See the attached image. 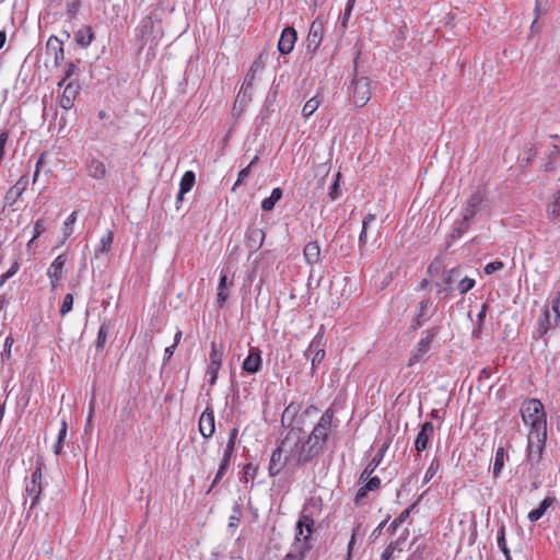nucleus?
I'll list each match as a JSON object with an SVG mask.
<instances>
[{
  "label": "nucleus",
  "instance_id": "obj_1",
  "mask_svg": "<svg viewBox=\"0 0 560 560\" xmlns=\"http://www.w3.org/2000/svg\"><path fill=\"white\" fill-rule=\"evenodd\" d=\"M281 443L287 459L298 467L305 466L322 453V446L311 442L300 427H292Z\"/></svg>",
  "mask_w": 560,
  "mask_h": 560
},
{
  "label": "nucleus",
  "instance_id": "obj_2",
  "mask_svg": "<svg viewBox=\"0 0 560 560\" xmlns=\"http://www.w3.org/2000/svg\"><path fill=\"white\" fill-rule=\"evenodd\" d=\"M540 428V425H538ZM537 434H528L526 466H528V475L530 478L539 477V463L542 458V452L546 446L547 433H540V429L536 430Z\"/></svg>",
  "mask_w": 560,
  "mask_h": 560
},
{
  "label": "nucleus",
  "instance_id": "obj_3",
  "mask_svg": "<svg viewBox=\"0 0 560 560\" xmlns=\"http://www.w3.org/2000/svg\"><path fill=\"white\" fill-rule=\"evenodd\" d=\"M523 421L530 427L529 434H537L538 425L540 433H547V421L544 406L538 399L526 400L521 407Z\"/></svg>",
  "mask_w": 560,
  "mask_h": 560
},
{
  "label": "nucleus",
  "instance_id": "obj_4",
  "mask_svg": "<svg viewBox=\"0 0 560 560\" xmlns=\"http://www.w3.org/2000/svg\"><path fill=\"white\" fill-rule=\"evenodd\" d=\"M335 412L331 408H328L320 417L317 424L313 428L312 432L307 436V439L316 443V446H324V444L327 442L330 430H331V423L334 419Z\"/></svg>",
  "mask_w": 560,
  "mask_h": 560
},
{
  "label": "nucleus",
  "instance_id": "obj_5",
  "mask_svg": "<svg viewBox=\"0 0 560 560\" xmlns=\"http://www.w3.org/2000/svg\"><path fill=\"white\" fill-rule=\"evenodd\" d=\"M324 327L322 326L316 336L312 339L308 348L305 350L304 355L306 359H311L312 374H315L316 368L324 360L326 352V341L324 339Z\"/></svg>",
  "mask_w": 560,
  "mask_h": 560
},
{
  "label": "nucleus",
  "instance_id": "obj_6",
  "mask_svg": "<svg viewBox=\"0 0 560 560\" xmlns=\"http://www.w3.org/2000/svg\"><path fill=\"white\" fill-rule=\"evenodd\" d=\"M349 95L355 106H364L371 97L370 79L366 77L354 78L349 88Z\"/></svg>",
  "mask_w": 560,
  "mask_h": 560
},
{
  "label": "nucleus",
  "instance_id": "obj_7",
  "mask_svg": "<svg viewBox=\"0 0 560 560\" xmlns=\"http://www.w3.org/2000/svg\"><path fill=\"white\" fill-rule=\"evenodd\" d=\"M439 332H440L439 326H434V327H431L430 329L425 330V336L420 339V341L417 343L416 348L411 352V355L407 363L408 366H412L423 359V357L430 351L431 343L436 338Z\"/></svg>",
  "mask_w": 560,
  "mask_h": 560
},
{
  "label": "nucleus",
  "instance_id": "obj_8",
  "mask_svg": "<svg viewBox=\"0 0 560 560\" xmlns=\"http://www.w3.org/2000/svg\"><path fill=\"white\" fill-rule=\"evenodd\" d=\"M436 312L433 301L424 299L420 301L415 318L411 322L412 330L421 328Z\"/></svg>",
  "mask_w": 560,
  "mask_h": 560
},
{
  "label": "nucleus",
  "instance_id": "obj_9",
  "mask_svg": "<svg viewBox=\"0 0 560 560\" xmlns=\"http://www.w3.org/2000/svg\"><path fill=\"white\" fill-rule=\"evenodd\" d=\"M324 37V23L320 19H315L310 27L306 38V49L308 52L314 54L319 47Z\"/></svg>",
  "mask_w": 560,
  "mask_h": 560
},
{
  "label": "nucleus",
  "instance_id": "obj_10",
  "mask_svg": "<svg viewBox=\"0 0 560 560\" xmlns=\"http://www.w3.org/2000/svg\"><path fill=\"white\" fill-rule=\"evenodd\" d=\"M314 520L310 515L302 514L296 523V535L294 545H308V538L313 533Z\"/></svg>",
  "mask_w": 560,
  "mask_h": 560
},
{
  "label": "nucleus",
  "instance_id": "obj_11",
  "mask_svg": "<svg viewBox=\"0 0 560 560\" xmlns=\"http://www.w3.org/2000/svg\"><path fill=\"white\" fill-rule=\"evenodd\" d=\"M287 464H292L289 459H287V454H284V448H282V443L272 452L268 471L271 477L278 476Z\"/></svg>",
  "mask_w": 560,
  "mask_h": 560
},
{
  "label": "nucleus",
  "instance_id": "obj_12",
  "mask_svg": "<svg viewBox=\"0 0 560 560\" xmlns=\"http://www.w3.org/2000/svg\"><path fill=\"white\" fill-rule=\"evenodd\" d=\"M199 432L205 439H209L215 431L214 412L211 405H208L199 418Z\"/></svg>",
  "mask_w": 560,
  "mask_h": 560
},
{
  "label": "nucleus",
  "instance_id": "obj_13",
  "mask_svg": "<svg viewBox=\"0 0 560 560\" xmlns=\"http://www.w3.org/2000/svg\"><path fill=\"white\" fill-rule=\"evenodd\" d=\"M46 54L54 58L56 66H60L65 60L63 43L51 35L46 43Z\"/></svg>",
  "mask_w": 560,
  "mask_h": 560
},
{
  "label": "nucleus",
  "instance_id": "obj_14",
  "mask_svg": "<svg viewBox=\"0 0 560 560\" xmlns=\"http://www.w3.org/2000/svg\"><path fill=\"white\" fill-rule=\"evenodd\" d=\"M67 261L66 255L61 254L55 258L48 268L47 276L50 280V284L52 289H56L59 281L62 278L63 268Z\"/></svg>",
  "mask_w": 560,
  "mask_h": 560
},
{
  "label": "nucleus",
  "instance_id": "obj_15",
  "mask_svg": "<svg viewBox=\"0 0 560 560\" xmlns=\"http://www.w3.org/2000/svg\"><path fill=\"white\" fill-rule=\"evenodd\" d=\"M433 432L434 425L432 422L427 421L421 425L420 431L415 441V448L417 450V452L421 453L428 448Z\"/></svg>",
  "mask_w": 560,
  "mask_h": 560
},
{
  "label": "nucleus",
  "instance_id": "obj_16",
  "mask_svg": "<svg viewBox=\"0 0 560 560\" xmlns=\"http://www.w3.org/2000/svg\"><path fill=\"white\" fill-rule=\"evenodd\" d=\"M265 232L262 229L250 226L246 232V247L249 253L257 252L264 244Z\"/></svg>",
  "mask_w": 560,
  "mask_h": 560
},
{
  "label": "nucleus",
  "instance_id": "obj_17",
  "mask_svg": "<svg viewBox=\"0 0 560 560\" xmlns=\"http://www.w3.org/2000/svg\"><path fill=\"white\" fill-rule=\"evenodd\" d=\"M261 364V351L258 348H250L247 358L243 362L242 369L248 374H255L260 371Z\"/></svg>",
  "mask_w": 560,
  "mask_h": 560
},
{
  "label": "nucleus",
  "instance_id": "obj_18",
  "mask_svg": "<svg viewBox=\"0 0 560 560\" xmlns=\"http://www.w3.org/2000/svg\"><path fill=\"white\" fill-rule=\"evenodd\" d=\"M296 31L293 27H285L278 42V49L282 55H288L293 50L296 40Z\"/></svg>",
  "mask_w": 560,
  "mask_h": 560
},
{
  "label": "nucleus",
  "instance_id": "obj_19",
  "mask_svg": "<svg viewBox=\"0 0 560 560\" xmlns=\"http://www.w3.org/2000/svg\"><path fill=\"white\" fill-rule=\"evenodd\" d=\"M222 353L217 350L215 345L212 343L210 352V364L208 366V373L211 375L210 384L213 385L218 378V373L222 364Z\"/></svg>",
  "mask_w": 560,
  "mask_h": 560
},
{
  "label": "nucleus",
  "instance_id": "obj_20",
  "mask_svg": "<svg viewBox=\"0 0 560 560\" xmlns=\"http://www.w3.org/2000/svg\"><path fill=\"white\" fill-rule=\"evenodd\" d=\"M79 93V86L72 82L68 83L63 90L62 95L59 97V105L61 108L68 110L73 106V101Z\"/></svg>",
  "mask_w": 560,
  "mask_h": 560
},
{
  "label": "nucleus",
  "instance_id": "obj_21",
  "mask_svg": "<svg viewBox=\"0 0 560 560\" xmlns=\"http://www.w3.org/2000/svg\"><path fill=\"white\" fill-rule=\"evenodd\" d=\"M482 201H483V197H482L481 192H479V191L474 192L467 199V202H466V206L464 208L463 214H465L468 218L472 219L478 213Z\"/></svg>",
  "mask_w": 560,
  "mask_h": 560
},
{
  "label": "nucleus",
  "instance_id": "obj_22",
  "mask_svg": "<svg viewBox=\"0 0 560 560\" xmlns=\"http://www.w3.org/2000/svg\"><path fill=\"white\" fill-rule=\"evenodd\" d=\"M86 172L90 177L100 180L105 177L106 167L102 161H100L97 159H91L86 163Z\"/></svg>",
  "mask_w": 560,
  "mask_h": 560
},
{
  "label": "nucleus",
  "instance_id": "obj_23",
  "mask_svg": "<svg viewBox=\"0 0 560 560\" xmlns=\"http://www.w3.org/2000/svg\"><path fill=\"white\" fill-rule=\"evenodd\" d=\"M408 535H409V529H405L401 535L395 540V541H392L386 548L385 550L383 551L381 558H383V560H389L393 556V553L397 550V551H401V545L407 540L408 538Z\"/></svg>",
  "mask_w": 560,
  "mask_h": 560
},
{
  "label": "nucleus",
  "instance_id": "obj_24",
  "mask_svg": "<svg viewBox=\"0 0 560 560\" xmlns=\"http://www.w3.org/2000/svg\"><path fill=\"white\" fill-rule=\"evenodd\" d=\"M153 27H154L153 19L149 15L144 16L136 30L137 37L142 42H148L150 35L153 32Z\"/></svg>",
  "mask_w": 560,
  "mask_h": 560
},
{
  "label": "nucleus",
  "instance_id": "obj_25",
  "mask_svg": "<svg viewBox=\"0 0 560 560\" xmlns=\"http://www.w3.org/2000/svg\"><path fill=\"white\" fill-rule=\"evenodd\" d=\"M27 185V179L25 177H21L14 186H12L7 195L5 200L9 203H14L23 194Z\"/></svg>",
  "mask_w": 560,
  "mask_h": 560
},
{
  "label": "nucleus",
  "instance_id": "obj_26",
  "mask_svg": "<svg viewBox=\"0 0 560 560\" xmlns=\"http://www.w3.org/2000/svg\"><path fill=\"white\" fill-rule=\"evenodd\" d=\"M553 502L555 498H545L537 509H534L528 513V520L530 522H537L538 520H540L545 515L546 511L553 504Z\"/></svg>",
  "mask_w": 560,
  "mask_h": 560
},
{
  "label": "nucleus",
  "instance_id": "obj_27",
  "mask_svg": "<svg viewBox=\"0 0 560 560\" xmlns=\"http://www.w3.org/2000/svg\"><path fill=\"white\" fill-rule=\"evenodd\" d=\"M303 255L307 264L314 265L319 260L320 247L317 242H310L305 245Z\"/></svg>",
  "mask_w": 560,
  "mask_h": 560
},
{
  "label": "nucleus",
  "instance_id": "obj_28",
  "mask_svg": "<svg viewBox=\"0 0 560 560\" xmlns=\"http://www.w3.org/2000/svg\"><path fill=\"white\" fill-rule=\"evenodd\" d=\"M376 220V217L375 214L373 213H369L364 219H363V222H362V230L360 232V235H359V248H360V252L363 250V248L365 247L366 243H368V231L371 226V224Z\"/></svg>",
  "mask_w": 560,
  "mask_h": 560
},
{
  "label": "nucleus",
  "instance_id": "obj_29",
  "mask_svg": "<svg viewBox=\"0 0 560 560\" xmlns=\"http://www.w3.org/2000/svg\"><path fill=\"white\" fill-rule=\"evenodd\" d=\"M94 39V32L91 26H84L75 33V42L82 47H88Z\"/></svg>",
  "mask_w": 560,
  "mask_h": 560
},
{
  "label": "nucleus",
  "instance_id": "obj_30",
  "mask_svg": "<svg viewBox=\"0 0 560 560\" xmlns=\"http://www.w3.org/2000/svg\"><path fill=\"white\" fill-rule=\"evenodd\" d=\"M310 546L305 544L293 545L291 550L284 556L282 560H304Z\"/></svg>",
  "mask_w": 560,
  "mask_h": 560
},
{
  "label": "nucleus",
  "instance_id": "obj_31",
  "mask_svg": "<svg viewBox=\"0 0 560 560\" xmlns=\"http://www.w3.org/2000/svg\"><path fill=\"white\" fill-rule=\"evenodd\" d=\"M508 457L506 451L504 447L500 446L498 447L495 455H494V463H493V477L497 478L501 474L505 458Z\"/></svg>",
  "mask_w": 560,
  "mask_h": 560
},
{
  "label": "nucleus",
  "instance_id": "obj_32",
  "mask_svg": "<svg viewBox=\"0 0 560 560\" xmlns=\"http://www.w3.org/2000/svg\"><path fill=\"white\" fill-rule=\"evenodd\" d=\"M282 197V190L281 188H273L271 191V195L264 199L261 202V209L264 211H271L275 207V205L281 199Z\"/></svg>",
  "mask_w": 560,
  "mask_h": 560
},
{
  "label": "nucleus",
  "instance_id": "obj_33",
  "mask_svg": "<svg viewBox=\"0 0 560 560\" xmlns=\"http://www.w3.org/2000/svg\"><path fill=\"white\" fill-rule=\"evenodd\" d=\"M25 491H26V494L28 497H31L30 509H33L36 505V503L38 501V498H39V495L42 493V486L27 481L26 482V487H25Z\"/></svg>",
  "mask_w": 560,
  "mask_h": 560
},
{
  "label": "nucleus",
  "instance_id": "obj_34",
  "mask_svg": "<svg viewBox=\"0 0 560 560\" xmlns=\"http://www.w3.org/2000/svg\"><path fill=\"white\" fill-rule=\"evenodd\" d=\"M196 182V176L192 171H187L183 175L180 183H179V190H182V194H187L191 190Z\"/></svg>",
  "mask_w": 560,
  "mask_h": 560
},
{
  "label": "nucleus",
  "instance_id": "obj_35",
  "mask_svg": "<svg viewBox=\"0 0 560 560\" xmlns=\"http://www.w3.org/2000/svg\"><path fill=\"white\" fill-rule=\"evenodd\" d=\"M109 329H110V324L103 322L98 329L97 338H96V342H95L97 350H102L104 348V346L107 341Z\"/></svg>",
  "mask_w": 560,
  "mask_h": 560
},
{
  "label": "nucleus",
  "instance_id": "obj_36",
  "mask_svg": "<svg viewBox=\"0 0 560 560\" xmlns=\"http://www.w3.org/2000/svg\"><path fill=\"white\" fill-rule=\"evenodd\" d=\"M226 281H228L226 275L222 273L220 276V280H219V284H218V294H217V302L220 307H222L224 305V303L226 302V299H228V294L225 293Z\"/></svg>",
  "mask_w": 560,
  "mask_h": 560
},
{
  "label": "nucleus",
  "instance_id": "obj_37",
  "mask_svg": "<svg viewBox=\"0 0 560 560\" xmlns=\"http://www.w3.org/2000/svg\"><path fill=\"white\" fill-rule=\"evenodd\" d=\"M415 506L411 505L410 508L404 510L398 517H396L392 523L390 525L388 526V533L389 534H395V532L397 530V528L409 517L410 515V511L411 509Z\"/></svg>",
  "mask_w": 560,
  "mask_h": 560
},
{
  "label": "nucleus",
  "instance_id": "obj_38",
  "mask_svg": "<svg viewBox=\"0 0 560 560\" xmlns=\"http://www.w3.org/2000/svg\"><path fill=\"white\" fill-rule=\"evenodd\" d=\"M383 452L381 451L368 464V466L364 468L360 476V480H363L364 478H369L376 467L380 465L382 460Z\"/></svg>",
  "mask_w": 560,
  "mask_h": 560
},
{
  "label": "nucleus",
  "instance_id": "obj_39",
  "mask_svg": "<svg viewBox=\"0 0 560 560\" xmlns=\"http://www.w3.org/2000/svg\"><path fill=\"white\" fill-rule=\"evenodd\" d=\"M113 232L108 231L106 235L101 238L100 245L95 248V257H97L101 253L109 250L113 244Z\"/></svg>",
  "mask_w": 560,
  "mask_h": 560
},
{
  "label": "nucleus",
  "instance_id": "obj_40",
  "mask_svg": "<svg viewBox=\"0 0 560 560\" xmlns=\"http://www.w3.org/2000/svg\"><path fill=\"white\" fill-rule=\"evenodd\" d=\"M550 328V314L546 308L538 319V335L541 337L545 335Z\"/></svg>",
  "mask_w": 560,
  "mask_h": 560
},
{
  "label": "nucleus",
  "instance_id": "obj_41",
  "mask_svg": "<svg viewBox=\"0 0 560 560\" xmlns=\"http://www.w3.org/2000/svg\"><path fill=\"white\" fill-rule=\"evenodd\" d=\"M553 298L551 300V308L555 313L556 320L560 322V282L557 283L553 288Z\"/></svg>",
  "mask_w": 560,
  "mask_h": 560
},
{
  "label": "nucleus",
  "instance_id": "obj_42",
  "mask_svg": "<svg viewBox=\"0 0 560 560\" xmlns=\"http://www.w3.org/2000/svg\"><path fill=\"white\" fill-rule=\"evenodd\" d=\"M320 102L319 100L317 98V96H314L312 98H310L303 106V109H302V115L305 117V118H308L311 115H313L315 113V110L318 108Z\"/></svg>",
  "mask_w": 560,
  "mask_h": 560
},
{
  "label": "nucleus",
  "instance_id": "obj_43",
  "mask_svg": "<svg viewBox=\"0 0 560 560\" xmlns=\"http://www.w3.org/2000/svg\"><path fill=\"white\" fill-rule=\"evenodd\" d=\"M470 220H471V218H468L467 215L463 214V220L459 222L457 228L454 230L452 236L460 237L464 233H466L470 226Z\"/></svg>",
  "mask_w": 560,
  "mask_h": 560
},
{
  "label": "nucleus",
  "instance_id": "obj_44",
  "mask_svg": "<svg viewBox=\"0 0 560 560\" xmlns=\"http://www.w3.org/2000/svg\"><path fill=\"white\" fill-rule=\"evenodd\" d=\"M462 271L458 267L447 270L444 275L443 282L445 285H452L460 276Z\"/></svg>",
  "mask_w": 560,
  "mask_h": 560
},
{
  "label": "nucleus",
  "instance_id": "obj_45",
  "mask_svg": "<svg viewBox=\"0 0 560 560\" xmlns=\"http://www.w3.org/2000/svg\"><path fill=\"white\" fill-rule=\"evenodd\" d=\"M46 231V224L43 219H39L34 224V235L32 240L27 243V246L31 247L36 238H38Z\"/></svg>",
  "mask_w": 560,
  "mask_h": 560
},
{
  "label": "nucleus",
  "instance_id": "obj_46",
  "mask_svg": "<svg viewBox=\"0 0 560 560\" xmlns=\"http://www.w3.org/2000/svg\"><path fill=\"white\" fill-rule=\"evenodd\" d=\"M475 287V280L468 277L463 278L457 285L460 294H465Z\"/></svg>",
  "mask_w": 560,
  "mask_h": 560
},
{
  "label": "nucleus",
  "instance_id": "obj_47",
  "mask_svg": "<svg viewBox=\"0 0 560 560\" xmlns=\"http://www.w3.org/2000/svg\"><path fill=\"white\" fill-rule=\"evenodd\" d=\"M440 468V463L438 458H433L430 466L428 467L425 475H424V482H429L438 472Z\"/></svg>",
  "mask_w": 560,
  "mask_h": 560
},
{
  "label": "nucleus",
  "instance_id": "obj_48",
  "mask_svg": "<svg viewBox=\"0 0 560 560\" xmlns=\"http://www.w3.org/2000/svg\"><path fill=\"white\" fill-rule=\"evenodd\" d=\"M78 212L73 211L66 220L63 224V235L65 237H69L72 234V225L77 221Z\"/></svg>",
  "mask_w": 560,
  "mask_h": 560
},
{
  "label": "nucleus",
  "instance_id": "obj_49",
  "mask_svg": "<svg viewBox=\"0 0 560 560\" xmlns=\"http://www.w3.org/2000/svg\"><path fill=\"white\" fill-rule=\"evenodd\" d=\"M242 517L241 505L236 503L233 508V514L230 516L229 527H237Z\"/></svg>",
  "mask_w": 560,
  "mask_h": 560
},
{
  "label": "nucleus",
  "instance_id": "obj_50",
  "mask_svg": "<svg viewBox=\"0 0 560 560\" xmlns=\"http://www.w3.org/2000/svg\"><path fill=\"white\" fill-rule=\"evenodd\" d=\"M231 460H228L226 458L221 459V464L219 466V469L217 471V475L214 477V480L212 482V487H214L224 476Z\"/></svg>",
  "mask_w": 560,
  "mask_h": 560
},
{
  "label": "nucleus",
  "instance_id": "obj_51",
  "mask_svg": "<svg viewBox=\"0 0 560 560\" xmlns=\"http://www.w3.org/2000/svg\"><path fill=\"white\" fill-rule=\"evenodd\" d=\"M547 215L552 221L560 220V203L559 202H552L549 205L547 209Z\"/></svg>",
  "mask_w": 560,
  "mask_h": 560
},
{
  "label": "nucleus",
  "instance_id": "obj_52",
  "mask_svg": "<svg viewBox=\"0 0 560 560\" xmlns=\"http://www.w3.org/2000/svg\"><path fill=\"white\" fill-rule=\"evenodd\" d=\"M73 305V295L71 293H68L65 295L62 305L60 307V314L65 316L72 310Z\"/></svg>",
  "mask_w": 560,
  "mask_h": 560
},
{
  "label": "nucleus",
  "instance_id": "obj_53",
  "mask_svg": "<svg viewBox=\"0 0 560 560\" xmlns=\"http://www.w3.org/2000/svg\"><path fill=\"white\" fill-rule=\"evenodd\" d=\"M255 66H256V62H253V65L250 66L248 72L246 73L244 82L242 84V86L246 88V91L253 90V83H254V80H255V77H256L254 74V67Z\"/></svg>",
  "mask_w": 560,
  "mask_h": 560
},
{
  "label": "nucleus",
  "instance_id": "obj_54",
  "mask_svg": "<svg viewBox=\"0 0 560 560\" xmlns=\"http://www.w3.org/2000/svg\"><path fill=\"white\" fill-rule=\"evenodd\" d=\"M19 269H20V264L18 260H14L13 264L11 265V267L9 268V270L0 277V284L2 285L5 280L13 277L19 271Z\"/></svg>",
  "mask_w": 560,
  "mask_h": 560
},
{
  "label": "nucleus",
  "instance_id": "obj_55",
  "mask_svg": "<svg viewBox=\"0 0 560 560\" xmlns=\"http://www.w3.org/2000/svg\"><path fill=\"white\" fill-rule=\"evenodd\" d=\"M252 100V90L246 91L245 86L241 88V91L237 95L236 102H238L241 105H246Z\"/></svg>",
  "mask_w": 560,
  "mask_h": 560
},
{
  "label": "nucleus",
  "instance_id": "obj_56",
  "mask_svg": "<svg viewBox=\"0 0 560 560\" xmlns=\"http://www.w3.org/2000/svg\"><path fill=\"white\" fill-rule=\"evenodd\" d=\"M503 267H504V264L502 261H499V260L492 261V262H489L486 265L485 272L487 275H492L495 271L503 269Z\"/></svg>",
  "mask_w": 560,
  "mask_h": 560
},
{
  "label": "nucleus",
  "instance_id": "obj_57",
  "mask_svg": "<svg viewBox=\"0 0 560 560\" xmlns=\"http://www.w3.org/2000/svg\"><path fill=\"white\" fill-rule=\"evenodd\" d=\"M42 464L38 463L35 470L32 472L30 482L37 483L42 486V479H43V471H42Z\"/></svg>",
  "mask_w": 560,
  "mask_h": 560
},
{
  "label": "nucleus",
  "instance_id": "obj_58",
  "mask_svg": "<svg viewBox=\"0 0 560 560\" xmlns=\"http://www.w3.org/2000/svg\"><path fill=\"white\" fill-rule=\"evenodd\" d=\"M68 14L70 18H74L81 9V1L73 0L67 4Z\"/></svg>",
  "mask_w": 560,
  "mask_h": 560
},
{
  "label": "nucleus",
  "instance_id": "obj_59",
  "mask_svg": "<svg viewBox=\"0 0 560 560\" xmlns=\"http://www.w3.org/2000/svg\"><path fill=\"white\" fill-rule=\"evenodd\" d=\"M362 481H366L365 489H369L370 491L376 490L380 488L381 480L378 477H369L364 478Z\"/></svg>",
  "mask_w": 560,
  "mask_h": 560
},
{
  "label": "nucleus",
  "instance_id": "obj_60",
  "mask_svg": "<svg viewBox=\"0 0 560 560\" xmlns=\"http://www.w3.org/2000/svg\"><path fill=\"white\" fill-rule=\"evenodd\" d=\"M389 516H387L386 520H384L382 523L378 524V526L372 532L370 535V540L373 542L382 535V530L385 527L386 523L388 522Z\"/></svg>",
  "mask_w": 560,
  "mask_h": 560
},
{
  "label": "nucleus",
  "instance_id": "obj_61",
  "mask_svg": "<svg viewBox=\"0 0 560 560\" xmlns=\"http://www.w3.org/2000/svg\"><path fill=\"white\" fill-rule=\"evenodd\" d=\"M498 546L503 551L504 555H508L510 550L506 547L505 538H504V528L502 527L498 535Z\"/></svg>",
  "mask_w": 560,
  "mask_h": 560
},
{
  "label": "nucleus",
  "instance_id": "obj_62",
  "mask_svg": "<svg viewBox=\"0 0 560 560\" xmlns=\"http://www.w3.org/2000/svg\"><path fill=\"white\" fill-rule=\"evenodd\" d=\"M546 8L542 5V0H536V3H535V14H536V19L534 20V22L532 23V27L535 26L536 22H537V19L540 14H545L546 13Z\"/></svg>",
  "mask_w": 560,
  "mask_h": 560
},
{
  "label": "nucleus",
  "instance_id": "obj_63",
  "mask_svg": "<svg viewBox=\"0 0 560 560\" xmlns=\"http://www.w3.org/2000/svg\"><path fill=\"white\" fill-rule=\"evenodd\" d=\"M67 430H68L67 421H66V419H62L61 420V428H60L59 433H58L57 442H60V443L65 442V439L67 436Z\"/></svg>",
  "mask_w": 560,
  "mask_h": 560
},
{
  "label": "nucleus",
  "instance_id": "obj_64",
  "mask_svg": "<svg viewBox=\"0 0 560 560\" xmlns=\"http://www.w3.org/2000/svg\"><path fill=\"white\" fill-rule=\"evenodd\" d=\"M234 450H235V444L234 442H228L226 444V447L224 450V453H223V457L222 458H226L228 460H231L232 458V455L234 453Z\"/></svg>",
  "mask_w": 560,
  "mask_h": 560
}]
</instances>
